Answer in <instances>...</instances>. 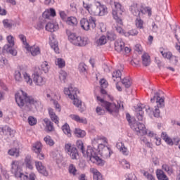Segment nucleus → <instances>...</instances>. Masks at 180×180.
I'll use <instances>...</instances> for the list:
<instances>
[{
	"mask_svg": "<svg viewBox=\"0 0 180 180\" xmlns=\"http://www.w3.org/2000/svg\"><path fill=\"white\" fill-rule=\"evenodd\" d=\"M156 100L157 106H155V109L153 110L149 105H145L144 104H140L136 108V117L138 120L143 122L144 120V111L146 110V113L151 115L153 113L154 117H160V108L164 106V98L160 97L158 94H155L153 98L150 99V102H154Z\"/></svg>",
	"mask_w": 180,
	"mask_h": 180,
	"instance_id": "f257e3e1",
	"label": "nucleus"
},
{
	"mask_svg": "<svg viewBox=\"0 0 180 180\" xmlns=\"http://www.w3.org/2000/svg\"><path fill=\"white\" fill-rule=\"evenodd\" d=\"M15 102L25 112H32L33 107L39 105V101L32 96H28L27 93L20 90L15 94Z\"/></svg>",
	"mask_w": 180,
	"mask_h": 180,
	"instance_id": "f03ea898",
	"label": "nucleus"
},
{
	"mask_svg": "<svg viewBox=\"0 0 180 180\" xmlns=\"http://www.w3.org/2000/svg\"><path fill=\"white\" fill-rule=\"evenodd\" d=\"M76 146L77 148L81 150L84 157L89 158L90 161L93 162V164H96L97 165H103V164H105L103 160L98 156L92 148H88L86 151H85L84 148V142H82V141H77Z\"/></svg>",
	"mask_w": 180,
	"mask_h": 180,
	"instance_id": "7ed1b4c3",
	"label": "nucleus"
},
{
	"mask_svg": "<svg viewBox=\"0 0 180 180\" xmlns=\"http://www.w3.org/2000/svg\"><path fill=\"white\" fill-rule=\"evenodd\" d=\"M108 143V139L105 136H96L92 141L93 150L95 153L98 151L101 153L104 157H110L112 154V150L110 148L105 146L101 143Z\"/></svg>",
	"mask_w": 180,
	"mask_h": 180,
	"instance_id": "20e7f679",
	"label": "nucleus"
},
{
	"mask_svg": "<svg viewBox=\"0 0 180 180\" xmlns=\"http://www.w3.org/2000/svg\"><path fill=\"white\" fill-rule=\"evenodd\" d=\"M11 172L15 178H20V180H36V174L34 173H31L29 176L23 174L22 167H20V162L18 160L12 161Z\"/></svg>",
	"mask_w": 180,
	"mask_h": 180,
	"instance_id": "39448f33",
	"label": "nucleus"
},
{
	"mask_svg": "<svg viewBox=\"0 0 180 180\" xmlns=\"http://www.w3.org/2000/svg\"><path fill=\"white\" fill-rule=\"evenodd\" d=\"M66 34L68 36L69 41L74 46L77 47H84L89 43V39L88 37H82L79 35H77L75 32H72L70 30H66Z\"/></svg>",
	"mask_w": 180,
	"mask_h": 180,
	"instance_id": "423d86ee",
	"label": "nucleus"
},
{
	"mask_svg": "<svg viewBox=\"0 0 180 180\" xmlns=\"http://www.w3.org/2000/svg\"><path fill=\"white\" fill-rule=\"evenodd\" d=\"M97 101L98 102H101V106L103 108H105V109L107 110V112H109V113H111L112 115H117L119 113V109L122 108V109H124V106L123 105V103L122 102L117 103V105L115 103H111L108 101H105L103 98H102L101 96H96Z\"/></svg>",
	"mask_w": 180,
	"mask_h": 180,
	"instance_id": "0eeeda50",
	"label": "nucleus"
},
{
	"mask_svg": "<svg viewBox=\"0 0 180 180\" xmlns=\"http://www.w3.org/2000/svg\"><path fill=\"white\" fill-rule=\"evenodd\" d=\"M126 119L127 122H129L133 130H135V131H137V133H139V134H147V131L146 130V125H144V124L143 123H137V122H136V120L131 117L129 112L126 114Z\"/></svg>",
	"mask_w": 180,
	"mask_h": 180,
	"instance_id": "6e6552de",
	"label": "nucleus"
},
{
	"mask_svg": "<svg viewBox=\"0 0 180 180\" xmlns=\"http://www.w3.org/2000/svg\"><path fill=\"white\" fill-rule=\"evenodd\" d=\"M77 92L78 89L72 86H69L68 88L64 89L65 95H68L70 99L73 100V104L75 105V106H77V108H79V106H81L82 103L81 101H79L77 97Z\"/></svg>",
	"mask_w": 180,
	"mask_h": 180,
	"instance_id": "1a4fd4ad",
	"label": "nucleus"
},
{
	"mask_svg": "<svg viewBox=\"0 0 180 180\" xmlns=\"http://www.w3.org/2000/svg\"><path fill=\"white\" fill-rule=\"evenodd\" d=\"M14 78L17 82H22L24 79L28 85H30V86L33 85V79H32L30 75L26 72L16 70L14 73Z\"/></svg>",
	"mask_w": 180,
	"mask_h": 180,
	"instance_id": "9d476101",
	"label": "nucleus"
},
{
	"mask_svg": "<svg viewBox=\"0 0 180 180\" xmlns=\"http://www.w3.org/2000/svg\"><path fill=\"white\" fill-rule=\"evenodd\" d=\"M115 8L112 9V18L117 23L122 25V15L124 12V8L119 2H114Z\"/></svg>",
	"mask_w": 180,
	"mask_h": 180,
	"instance_id": "9b49d317",
	"label": "nucleus"
},
{
	"mask_svg": "<svg viewBox=\"0 0 180 180\" xmlns=\"http://www.w3.org/2000/svg\"><path fill=\"white\" fill-rule=\"evenodd\" d=\"M82 29L84 30H92L96 27V18L89 17V19L83 18L80 20Z\"/></svg>",
	"mask_w": 180,
	"mask_h": 180,
	"instance_id": "f8f14e48",
	"label": "nucleus"
},
{
	"mask_svg": "<svg viewBox=\"0 0 180 180\" xmlns=\"http://www.w3.org/2000/svg\"><path fill=\"white\" fill-rule=\"evenodd\" d=\"M65 151L68 155H70L71 160H77L79 153H78V149L75 145L68 143L65 144Z\"/></svg>",
	"mask_w": 180,
	"mask_h": 180,
	"instance_id": "ddd939ff",
	"label": "nucleus"
},
{
	"mask_svg": "<svg viewBox=\"0 0 180 180\" xmlns=\"http://www.w3.org/2000/svg\"><path fill=\"white\" fill-rule=\"evenodd\" d=\"M108 13V8L106 6L101 4L99 1L95 2L94 13L93 15L98 16H105Z\"/></svg>",
	"mask_w": 180,
	"mask_h": 180,
	"instance_id": "4468645a",
	"label": "nucleus"
},
{
	"mask_svg": "<svg viewBox=\"0 0 180 180\" xmlns=\"http://www.w3.org/2000/svg\"><path fill=\"white\" fill-rule=\"evenodd\" d=\"M160 53H161L162 57H164V58H167V60H169V62L172 64L176 65V64L178 63V58L176 56L172 55V53H171L170 51L164 52L162 51H161Z\"/></svg>",
	"mask_w": 180,
	"mask_h": 180,
	"instance_id": "2eb2a0df",
	"label": "nucleus"
},
{
	"mask_svg": "<svg viewBox=\"0 0 180 180\" xmlns=\"http://www.w3.org/2000/svg\"><path fill=\"white\" fill-rule=\"evenodd\" d=\"M35 167L39 174H41L44 176H49V171H47V169H46V167L43 165L41 162H35Z\"/></svg>",
	"mask_w": 180,
	"mask_h": 180,
	"instance_id": "dca6fc26",
	"label": "nucleus"
},
{
	"mask_svg": "<svg viewBox=\"0 0 180 180\" xmlns=\"http://www.w3.org/2000/svg\"><path fill=\"white\" fill-rule=\"evenodd\" d=\"M33 82L38 86L44 85L46 83V79L43 77L41 75H39V73L35 72L33 74Z\"/></svg>",
	"mask_w": 180,
	"mask_h": 180,
	"instance_id": "f3484780",
	"label": "nucleus"
},
{
	"mask_svg": "<svg viewBox=\"0 0 180 180\" xmlns=\"http://www.w3.org/2000/svg\"><path fill=\"white\" fill-rule=\"evenodd\" d=\"M0 133H2V136H10V137L15 136V130L11 129V127L6 125L4 127H0Z\"/></svg>",
	"mask_w": 180,
	"mask_h": 180,
	"instance_id": "a211bd4d",
	"label": "nucleus"
},
{
	"mask_svg": "<svg viewBox=\"0 0 180 180\" xmlns=\"http://www.w3.org/2000/svg\"><path fill=\"white\" fill-rule=\"evenodd\" d=\"M48 112L49 115V117L55 124H58L60 123V117H58V115L56 114L54 112V110L51 108H48Z\"/></svg>",
	"mask_w": 180,
	"mask_h": 180,
	"instance_id": "6ab92c4d",
	"label": "nucleus"
},
{
	"mask_svg": "<svg viewBox=\"0 0 180 180\" xmlns=\"http://www.w3.org/2000/svg\"><path fill=\"white\" fill-rule=\"evenodd\" d=\"M27 51H29L33 57H36V56H39L40 54V48L37 46H30L29 45L25 46Z\"/></svg>",
	"mask_w": 180,
	"mask_h": 180,
	"instance_id": "aec40b11",
	"label": "nucleus"
},
{
	"mask_svg": "<svg viewBox=\"0 0 180 180\" xmlns=\"http://www.w3.org/2000/svg\"><path fill=\"white\" fill-rule=\"evenodd\" d=\"M141 5L140 4H134L131 6V11L133 13L134 16L140 18L141 15Z\"/></svg>",
	"mask_w": 180,
	"mask_h": 180,
	"instance_id": "412c9836",
	"label": "nucleus"
},
{
	"mask_svg": "<svg viewBox=\"0 0 180 180\" xmlns=\"http://www.w3.org/2000/svg\"><path fill=\"white\" fill-rule=\"evenodd\" d=\"M43 122L46 131H54V124L49 118H44Z\"/></svg>",
	"mask_w": 180,
	"mask_h": 180,
	"instance_id": "4be33fe9",
	"label": "nucleus"
},
{
	"mask_svg": "<svg viewBox=\"0 0 180 180\" xmlns=\"http://www.w3.org/2000/svg\"><path fill=\"white\" fill-rule=\"evenodd\" d=\"M116 147L120 150V153H122L123 155H129V149L124 146V143H123V142H117Z\"/></svg>",
	"mask_w": 180,
	"mask_h": 180,
	"instance_id": "5701e85b",
	"label": "nucleus"
},
{
	"mask_svg": "<svg viewBox=\"0 0 180 180\" xmlns=\"http://www.w3.org/2000/svg\"><path fill=\"white\" fill-rule=\"evenodd\" d=\"M156 176L158 180H169L168 176L161 169H158L156 170Z\"/></svg>",
	"mask_w": 180,
	"mask_h": 180,
	"instance_id": "b1692460",
	"label": "nucleus"
},
{
	"mask_svg": "<svg viewBox=\"0 0 180 180\" xmlns=\"http://www.w3.org/2000/svg\"><path fill=\"white\" fill-rule=\"evenodd\" d=\"M90 172L93 174L94 180H103V177L102 176V174L98 171V169L92 167L90 169Z\"/></svg>",
	"mask_w": 180,
	"mask_h": 180,
	"instance_id": "393cba45",
	"label": "nucleus"
},
{
	"mask_svg": "<svg viewBox=\"0 0 180 180\" xmlns=\"http://www.w3.org/2000/svg\"><path fill=\"white\" fill-rule=\"evenodd\" d=\"M83 7L84 8V9L87 10L89 13H90L91 15H94V13L95 11V2L92 4L83 1Z\"/></svg>",
	"mask_w": 180,
	"mask_h": 180,
	"instance_id": "a878e982",
	"label": "nucleus"
},
{
	"mask_svg": "<svg viewBox=\"0 0 180 180\" xmlns=\"http://www.w3.org/2000/svg\"><path fill=\"white\" fill-rule=\"evenodd\" d=\"M124 49V42L122 40H117L115 42V50L118 53H122Z\"/></svg>",
	"mask_w": 180,
	"mask_h": 180,
	"instance_id": "bb28decb",
	"label": "nucleus"
},
{
	"mask_svg": "<svg viewBox=\"0 0 180 180\" xmlns=\"http://www.w3.org/2000/svg\"><path fill=\"white\" fill-rule=\"evenodd\" d=\"M32 150L34 153H41V150H43V144H41V142L40 141H37L32 144Z\"/></svg>",
	"mask_w": 180,
	"mask_h": 180,
	"instance_id": "cd10ccee",
	"label": "nucleus"
},
{
	"mask_svg": "<svg viewBox=\"0 0 180 180\" xmlns=\"http://www.w3.org/2000/svg\"><path fill=\"white\" fill-rule=\"evenodd\" d=\"M162 171L167 172V175H172V174H174V168L172 166L167 163H165L162 165Z\"/></svg>",
	"mask_w": 180,
	"mask_h": 180,
	"instance_id": "c85d7f7f",
	"label": "nucleus"
},
{
	"mask_svg": "<svg viewBox=\"0 0 180 180\" xmlns=\"http://www.w3.org/2000/svg\"><path fill=\"white\" fill-rule=\"evenodd\" d=\"M70 117L72 118V120H75V122H77V123H83V124H86V123H88V122L86 121V118H80L79 115H70Z\"/></svg>",
	"mask_w": 180,
	"mask_h": 180,
	"instance_id": "c756f323",
	"label": "nucleus"
},
{
	"mask_svg": "<svg viewBox=\"0 0 180 180\" xmlns=\"http://www.w3.org/2000/svg\"><path fill=\"white\" fill-rule=\"evenodd\" d=\"M8 155L18 158L20 155V150L19 148H13L8 151Z\"/></svg>",
	"mask_w": 180,
	"mask_h": 180,
	"instance_id": "7c9ffc66",
	"label": "nucleus"
},
{
	"mask_svg": "<svg viewBox=\"0 0 180 180\" xmlns=\"http://www.w3.org/2000/svg\"><path fill=\"white\" fill-rule=\"evenodd\" d=\"M45 29L47 32L53 33V32H56V30H58V25H54V23L52 22H48L45 26Z\"/></svg>",
	"mask_w": 180,
	"mask_h": 180,
	"instance_id": "2f4dec72",
	"label": "nucleus"
},
{
	"mask_svg": "<svg viewBox=\"0 0 180 180\" xmlns=\"http://www.w3.org/2000/svg\"><path fill=\"white\" fill-rule=\"evenodd\" d=\"M24 162L26 168H29V169H33V162L32 160V156L27 155L25 158Z\"/></svg>",
	"mask_w": 180,
	"mask_h": 180,
	"instance_id": "473e14b6",
	"label": "nucleus"
},
{
	"mask_svg": "<svg viewBox=\"0 0 180 180\" xmlns=\"http://www.w3.org/2000/svg\"><path fill=\"white\" fill-rule=\"evenodd\" d=\"M142 63L145 67H148L151 64V59L148 53H143L142 55Z\"/></svg>",
	"mask_w": 180,
	"mask_h": 180,
	"instance_id": "72a5a7b5",
	"label": "nucleus"
},
{
	"mask_svg": "<svg viewBox=\"0 0 180 180\" xmlns=\"http://www.w3.org/2000/svg\"><path fill=\"white\" fill-rule=\"evenodd\" d=\"M13 46H11L9 45H5L4 46V50H5L7 53H10L12 56H17L18 51L16 49H12Z\"/></svg>",
	"mask_w": 180,
	"mask_h": 180,
	"instance_id": "f704fd0d",
	"label": "nucleus"
},
{
	"mask_svg": "<svg viewBox=\"0 0 180 180\" xmlns=\"http://www.w3.org/2000/svg\"><path fill=\"white\" fill-rule=\"evenodd\" d=\"M122 26H123L122 20V25L119 24L117 22H116V24L113 25V27H115V30L117 32V33H120V34H124V30H123V28H122Z\"/></svg>",
	"mask_w": 180,
	"mask_h": 180,
	"instance_id": "c9c22d12",
	"label": "nucleus"
},
{
	"mask_svg": "<svg viewBox=\"0 0 180 180\" xmlns=\"http://www.w3.org/2000/svg\"><path fill=\"white\" fill-rule=\"evenodd\" d=\"M161 137L169 146H172V139L168 136L166 132H162Z\"/></svg>",
	"mask_w": 180,
	"mask_h": 180,
	"instance_id": "e433bc0d",
	"label": "nucleus"
},
{
	"mask_svg": "<svg viewBox=\"0 0 180 180\" xmlns=\"http://www.w3.org/2000/svg\"><path fill=\"white\" fill-rule=\"evenodd\" d=\"M62 130L63 133L68 136V137H71V129H70V125H68V124H65L62 127Z\"/></svg>",
	"mask_w": 180,
	"mask_h": 180,
	"instance_id": "4c0bfd02",
	"label": "nucleus"
},
{
	"mask_svg": "<svg viewBox=\"0 0 180 180\" xmlns=\"http://www.w3.org/2000/svg\"><path fill=\"white\" fill-rule=\"evenodd\" d=\"M66 22L68 25H70V26H77L78 24V20L75 17H68Z\"/></svg>",
	"mask_w": 180,
	"mask_h": 180,
	"instance_id": "58836bf2",
	"label": "nucleus"
},
{
	"mask_svg": "<svg viewBox=\"0 0 180 180\" xmlns=\"http://www.w3.org/2000/svg\"><path fill=\"white\" fill-rule=\"evenodd\" d=\"M108 38L106 37V36L103 35L100 37L98 39H97L96 44L98 46H103V44H106Z\"/></svg>",
	"mask_w": 180,
	"mask_h": 180,
	"instance_id": "ea45409f",
	"label": "nucleus"
},
{
	"mask_svg": "<svg viewBox=\"0 0 180 180\" xmlns=\"http://www.w3.org/2000/svg\"><path fill=\"white\" fill-rule=\"evenodd\" d=\"M44 141H45L46 144L47 146H49L50 147H53V146H54L55 144L54 140H53V139H51V136L49 135L44 138Z\"/></svg>",
	"mask_w": 180,
	"mask_h": 180,
	"instance_id": "a19ab883",
	"label": "nucleus"
},
{
	"mask_svg": "<svg viewBox=\"0 0 180 180\" xmlns=\"http://www.w3.org/2000/svg\"><path fill=\"white\" fill-rule=\"evenodd\" d=\"M141 141L143 144H145L146 147L148 148H153V143L150 142L148 139H147L146 137L145 136H141Z\"/></svg>",
	"mask_w": 180,
	"mask_h": 180,
	"instance_id": "79ce46f5",
	"label": "nucleus"
},
{
	"mask_svg": "<svg viewBox=\"0 0 180 180\" xmlns=\"http://www.w3.org/2000/svg\"><path fill=\"white\" fill-rule=\"evenodd\" d=\"M122 84L125 88H130L131 86V79L130 77H125L122 80Z\"/></svg>",
	"mask_w": 180,
	"mask_h": 180,
	"instance_id": "37998d69",
	"label": "nucleus"
},
{
	"mask_svg": "<svg viewBox=\"0 0 180 180\" xmlns=\"http://www.w3.org/2000/svg\"><path fill=\"white\" fill-rule=\"evenodd\" d=\"M136 26L138 29H144V21L138 17L135 21Z\"/></svg>",
	"mask_w": 180,
	"mask_h": 180,
	"instance_id": "c03bdc74",
	"label": "nucleus"
},
{
	"mask_svg": "<svg viewBox=\"0 0 180 180\" xmlns=\"http://www.w3.org/2000/svg\"><path fill=\"white\" fill-rule=\"evenodd\" d=\"M141 15H145V13H148V16H151V8L150 7H143L141 6Z\"/></svg>",
	"mask_w": 180,
	"mask_h": 180,
	"instance_id": "a18cd8bd",
	"label": "nucleus"
},
{
	"mask_svg": "<svg viewBox=\"0 0 180 180\" xmlns=\"http://www.w3.org/2000/svg\"><path fill=\"white\" fill-rule=\"evenodd\" d=\"M50 68V66L49 65V63L47 61H44L41 65V70L43 71L45 74H47L49 72V70Z\"/></svg>",
	"mask_w": 180,
	"mask_h": 180,
	"instance_id": "49530a36",
	"label": "nucleus"
},
{
	"mask_svg": "<svg viewBox=\"0 0 180 180\" xmlns=\"http://www.w3.org/2000/svg\"><path fill=\"white\" fill-rule=\"evenodd\" d=\"M68 171L70 175H73V176H75V175H77V167H75V166L73 164H70L69 165Z\"/></svg>",
	"mask_w": 180,
	"mask_h": 180,
	"instance_id": "de8ad7c7",
	"label": "nucleus"
},
{
	"mask_svg": "<svg viewBox=\"0 0 180 180\" xmlns=\"http://www.w3.org/2000/svg\"><path fill=\"white\" fill-rule=\"evenodd\" d=\"M122 77V72L120 70H115L112 72L113 81L116 82V79H120Z\"/></svg>",
	"mask_w": 180,
	"mask_h": 180,
	"instance_id": "09e8293b",
	"label": "nucleus"
},
{
	"mask_svg": "<svg viewBox=\"0 0 180 180\" xmlns=\"http://www.w3.org/2000/svg\"><path fill=\"white\" fill-rule=\"evenodd\" d=\"M75 134L77 137L81 138V137H85V135L86 134L85 133V131H84V130H82L79 129H75Z\"/></svg>",
	"mask_w": 180,
	"mask_h": 180,
	"instance_id": "8fccbe9b",
	"label": "nucleus"
},
{
	"mask_svg": "<svg viewBox=\"0 0 180 180\" xmlns=\"http://www.w3.org/2000/svg\"><path fill=\"white\" fill-rule=\"evenodd\" d=\"M56 64L59 67V68H64V67H65V60L63 58H58L56 60Z\"/></svg>",
	"mask_w": 180,
	"mask_h": 180,
	"instance_id": "3c124183",
	"label": "nucleus"
},
{
	"mask_svg": "<svg viewBox=\"0 0 180 180\" xmlns=\"http://www.w3.org/2000/svg\"><path fill=\"white\" fill-rule=\"evenodd\" d=\"M50 46L51 47V49H53L55 51V53H60V49H58V44H57V42L51 41H50Z\"/></svg>",
	"mask_w": 180,
	"mask_h": 180,
	"instance_id": "603ef678",
	"label": "nucleus"
},
{
	"mask_svg": "<svg viewBox=\"0 0 180 180\" xmlns=\"http://www.w3.org/2000/svg\"><path fill=\"white\" fill-rule=\"evenodd\" d=\"M27 120L30 126H35V124H37V119L33 116H30Z\"/></svg>",
	"mask_w": 180,
	"mask_h": 180,
	"instance_id": "864d4df0",
	"label": "nucleus"
},
{
	"mask_svg": "<svg viewBox=\"0 0 180 180\" xmlns=\"http://www.w3.org/2000/svg\"><path fill=\"white\" fill-rule=\"evenodd\" d=\"M8 44L6 46H10V47H13L15 46V41L13 40V37L12 35H9L7 37Z\"/></svg>",
	"mask_w": 180,
	"mask_h": 180,
	"instance_id": "5fc2aeb1",
	"label": "nucleus"
},
{
	"mask_svg": "<svg viewBox=\"0 0 180 180\" xmlns=\"http://www.w3.org/2000/svg\"><path fill=\"white\" fill-rule=\"evenodd\" d=\"M137 34H139V31L136 29L131 30L128 32L124 33L125 36H137Z\"/></svg>",
	"mask_w": 180,
	"mask_h": 180,
	"instance_id": "6e6d98bb",
	"label": "nucleus"
},
{
	"mask_svg": "<svg viewBox=\"0 0 180 180\" xmlns=\"http://www.w3.org/2000/svg\"><path fill=\"white\" fill-rule=\"evenodd\" d=\"M44 25H46V22L39 21L35 25V28L37 29V30H41V29H44Z\"/></svg>",
	"mask_w": 180,
	"mask_h": 180,
	"instance_id": "4d7b16f0",
	"label": "nucleus"
},
{
	"mask_svg": "<svg viewBox=\"0 0 180 180\" xmlns=\"http://www.w3.org/2000/svg\"><path fill=\"white\" fill-rule=\"evenodd\" d=\"M68 75L65 71H60L59 74V79L60 81H63V82H65V80L67 79Z\"/></svg>",
	"mask_w": 180,
	"mask_h": 180,
	"instance_id": "13d9d810",
	"label": "nucleus"
},
{
	"mask_svg": "<svg viewBox=\"0 0 180 180\" xmlns=\"http://www.w3.org/2000/svg\"><path fill=\"white\" fill-rule=\"evenodd\" d=\"M86 68H88V67L86 66V65H85V63H79V71H80V72H86Z\"/></svg>",
	"mask_w": 180,
	"mask_h": 180,
	"instance_id": "bf43d9fd",
	"label": "nucleus"
},
{
	"mask_svg": "<svg viewBox=\"0 0 180 180\" xmlns=\"http://www.w3.org/2000/svg\"><path fill=\"white\" fill-rule=\"evenodd\" d=\"M101 95H105L104 98L106 99V98H108L110 101H113V97H112V96L108 94V93L106 92V90L103 89V88H102L101 89Z\"/></svg>",
	"mask_w": 180,
	"mask_h": 180,
	"instance_id": "052dcab7",
	"label": "nucleus"
},
{
	"mask_svg": "<svg viewBox=\"0 0 180 180\" xmlns=\"http://www.w3.org/2000/svg\"><path fill=\"white\" fill-rule=\"evenodd\" d=\"M96 112L98 116H102V115H105V110L102 108V107H97L96 108Z\"/></svg>",
	"mask_w": 180,
	"mask_h": 180,
	"instance_id": "680f3d73",
	"label": "nucleus"
},
{
	"mask_svg": "<svg viewBox=\"0 0 180 180\" xmlns=\"http://www.w3.org/2000/svg\"><path fill=\"white\" fill-rule=\"evenodd\" d=\"M19 39L22 41L23 45L25 46V47H27L29 46V44H27V41H26V37L23 34H20L19 35Z\"/></svg>",
	"mask_w": 180,
	"mask_h": 180,
	"instance_id": "e2e57ef3",
	"label": "nucleus"
},
{
	"mask_svg": "<svg viewBox=\"0 0 180 180\" xmlns=\"http://www.w3.org/2000/svg\"><path fill=\"white\" fill-rule=\"evenodd\" d=\"M143 175H144V176H146V178H147L148 180H155V177H154V176H153V174H150L148 172H145L143 173Z\"/></svg>",
	"mask_w": 180,
	"mask_h": 180,
	"instance_id": "0e129e2a",
	"label": "nucleus"
},
{
	"mask_svg": "<svg viewBox=\"0 0 180 180\" xmlns=\"http://www.w3.org/2000/svg\"><path fill=\"white\" fill-rule=\"evenodd\" d=\"M53 103L54 107L56 109V110H58V112H61V106L58 103V101L53 100Z\"/></svg>",
	"mask_w": 180,
	"mask_h": 180,
	"instance_id": "69168bd1",
	"label": "nucleus"
},
{
	"mask_svg": "<svg viewBox=\"0 0 180 180\" xmlns=\"http://www.w3.org/2000/svg\"><path fill=\"white\" fill-rule=\"evenodd\" d=\"M100 84L101 88H108V82L105 79L100 80Z\"/></svg>",
	"mask_w": 180,
	"mask_h": 180,
	"instance_id": "338daca9",
	"label": "nucleus"
},
{
	"mask_svg": "<svg viewBox=\"0 0 180 180\" xmlns=\"http://www.w3.org/2000/svg\"><path fill=\"white\" fill-rule=\"evenodd\" d=\"M56 96V94L51 93V94H46V97L48 101H50L51 102L54 101V97Z\"/></svg>",
	"mask_w": 180,
	"mask_h": 180,
	"instance_id": "774afa93",
	"label": "nucleus"
}]
</instances>
